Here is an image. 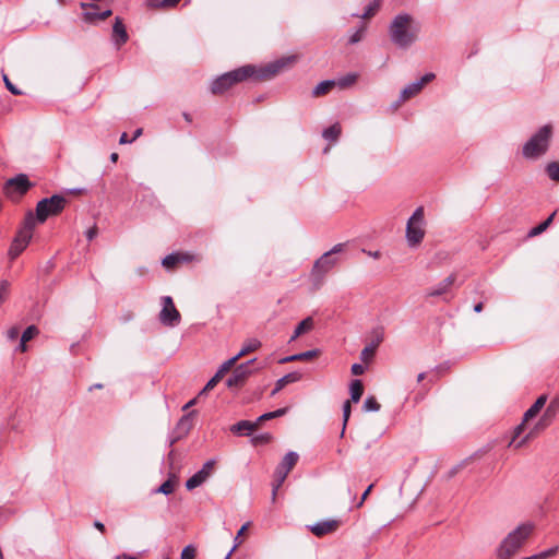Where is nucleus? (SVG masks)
I'll return each mask as SVG.
<instances>
[{
  "label": "nucleus",
  "instance_id": "obj_53",
  "mask_svg": "<svg viewBox=\"0 0 559 559\" xmlns=\"http://www.w3.org/2000/svg\"><path fill=\"white\" fill-rule=\"evenodd\" d=\"M350 371L355 376H360L365 372V367L360 364H354L350 368Z\"/></svg>",
  "mask_w": 559,
  "mask_h": 559
},
{
  "label": "nucleus",
  "instance_id": "obj_12",
  "mask_svg": "<svg viewBox=\"0 0 559 559\" xmlns=\"http://www.w3.org/2000/svg\"><path fill=\"white\" fill-rule=\"evenodd\" d=\"M180 313L176 309L173 298L165 296L163 298V309L159 312V321L167 326H176L180 322Z\"/></svg>",
  "mask_w": 559,
  "mask_h": 559
},
{
  "label": "nucleus",
  "instance_id": "obj_43",
  "mask_svg": "<svg viewBox=\"0 0 559 559\" xmlns=\"http://www.w3.org/2000/svg\"><path fill=\"white\" fill-rule=\"evenodd\" d=\"M319 354H320L319 349H311V350H307V352H304V353L296 354V357L298 358V361L299 360H310L312 358L318 357Z\"/></svg>",
  "mask_w": 559,
  "mask_h": 559
},
{
  "label": "nucleus",
  "instance_id": "obj_30",
  "mask_svg": "<svg viewBox=\"0 0 559 559\" xmlns=\"http://www.w3.org/2000/svg\"><path fill=\"white\" fill-rule=\"evenodd\" d=\"M176 485H177V478L175 476H170L157 489H155L154 492L170 495L174 492Z\"/></svg>",
  "mask_w": 559,
  "mask_h": 559
},
{
  "label": "nucleus",
  "instance_id": "obj_34",
  "mask_svg": "<svg viewBox=\"0 0 559 559\" xmlns=\"http://www.w3.org/2000/svg\"><path fill=\"white\" fill-rule=\"evenodd\" d=\"M371 342L369 345H371L373 348H378V346L383 342L384 340V330L381 326H378L372 330L371 332Z\"/></svg>",
  "mask_w": 559,
  "mask_h": 559
},
{
  "label": "nucleus",
  "instance_id": "obj_17",
  "mask_svg": "<svg viewBox=\"0 0 559 559\" xmlns=\"http://www.w3.org/2000/svg\"><path fill=\"white\" fill-rule=\"evenodd\" d=\"M341 525V521L335 519L324 520L310 526V531L318 537L335 532Z\"/></svg>",
  "mask_w": 559,
  "mask_h": 559
},
{
  "label": "nucleus",
  "instance_id": "obj_13",
  "mask_svg": "<svg viewBox=\"0 0 559 559\" xmlns=\"http://www.w3.org/2000/svg\"><path fill=\"white\" fill-rule=\"evenodd\" d=\"M31 187V182L26 175H17L14 178L9 179L5 182V193L10 198L21 197L27 192Z\"/></svg>",
  "mask_w": 559,
  "mask_h": 559
},
{
  "label": "nucleus",
  "instance_id": "obj_39",
  "mask_svg": "<svg viewBox=\"0 0 559 559\" xmlns=\"http://www.w3.org/2000/svg\"><path fill=\"white\" fill-rule=\"evenodd\" d=\"M362 407L366 412H378L381 406L374 396H368L365 400Z\"/></svg>",
  "mask_w": 559,
  "mask_h": 559
},
{
  "label": "nucleus",
  "instance_id": "obj_47",
  "mask_svg": "<svg viewBox=\"0 0 559 559\" xmlns=\"http://www.w3.org/2000/svg\"><path fill=\"white\" fill-rule=\"evenodd\" d=\"M10 284L8 281L0 282V305L7 299Z\"/></svg>",
  "mask_w": 559,
  "mask_h": 559
},
{
  "label": "nucleus",
  "instance_id": "obj_44",
  "mask_svg": "<svg viewBox=\"0 0 559 559\" xmlns=\"http://www.w3.org/2000/svg\"><path fill=\"white\" fill-rule=\"evenodd\" d=\"M197 555V549L192 545L186 546L180 555V559H194Z\"/></svg>",
  "mask_w": 559,
  "mask_h": 559
},
{
  "label": "nucleus",
  "instance_id": "obj_7",
  "mask_svg": "<svg viewBox=\"0 0 559 559\" xmlns=\"http://www.w3.org/2000/svg\"><path fill=\"white\" fill-rule=\"evenodd\" d=\"M424 217V207L419 206L407 221L406 240L411 247L419 245L425 237Z\"/></svg>",
  "mask_w": 559,
  "mask_h": 559
},
{
  "label": "nucleus",
  "instance_id": "obj_2",
  "mask_svg": "<svg viewBox=\"0 0 559 559\" xmlns=\"http://www.w3.org/2000/svg\"><path fill=\"white\" fill-rule=\"evenodd\" d=\"M535 527L534 522L525 521L511 530L495 550L497 559H513L532 537Z\"/></svg>",
  "mask_w": 559,
  "mask_h": 559
},
{
  "label": "nucleus",
  "instance_id": "obj_38",
  "mask_svg": "<svg viewBox=\"0 0 559 559\" xmlns=\"http://www.w3.org/2000/svg\"><path fill=\"white\" fill-rule=\"evenodd\" d=\"M237 361H238V359H237V357H235V356H234V357H231V358H229L228 360L224 361V362L221 365V367L218 368V370H217V372H216V373H217L219 377H222V378H223V377H224V374H225L226 372H228V371H229V370H230V369L236 365V362H237Z\"/></svg>",
  "mask_w": 559,
  "mask_h": 559
},
{
  "label": "nucleus",
  "instance_id": "obj_1",
  "mask_svg": "<svg viewBox=\"0 0 559 559\" xmlns=\"http://www.w3.org/2000/svg\"><path fill=\"white\" fill-rule=\"evenodd\" d=\"M540 408L533 404L523 415L521 424H519L512 433L511 439L508 441V449L511 451L520 450L523 444L530 439L534 438L540 431L545 430L554 421L557 411L558 402L551 401L545 408L540 418L535 423L533 427H530L528 423L535 418L539 413Z\"/></svg>",
  "mask_w": 559,
  "mask_h": 559
},
{
  "label": "nucleus",
  "instance_id": "obj_56",
  "mask_svg": "<svg viewBox=\"0 0 559 559\" xmlns=\"http://www.w3.org/2000/svg\"><path fill=\"white\" fill-rule=\"evenodd\" d=\"M292 361H298L296 354L283 357L278 360L280 364H286V362H292Z\"/></svg>",
  "mask_w": 559,
  "mask_h": 559
},
{
  "label": "nucleus",
  "instance_id": "obj_55",
  "mask_svg": "<svg viewBox=\"0 0 559 559\" xmlns=\"http://www.w3.org/2000/svg\"><path fill=\"white\" fill-rule=\"evenodd\" d=\"M547 402V395L543 394L540 395L534 404H536L540 409H543Z\"/></svg>",
  "mask_w": 559,
  "mask_h": 559
},
{
  "label": "nucleus",
  "instance_id": "obj_54",
  "mask_svg": "<svg viewBox=\"0 0 559 559\" xmlns=\"http://www.w3.org/2000/svg\"><path fill=\"white\" fill-rule=\"evenodd\" d=\"M97 233H98L97 227L93 226L86 230L85 235L88 240H93L97 236Z\"/></svg>",
  "mask_w": 559,
  "mask_h": 559
},
{
  "label": "nucleus",
  "instance_id": "obj_29",
  "mask_svg": "<svg viewBox=\"0 0 559 559\" xmlns=\"http://www.w3.org/2000/svg\"><path fill=\"white\" fill-rule=\"evenodd\" d=\"M342 128L340 123H334L331 127L323 130L322 136L331 142H336L341 135Z\"/></svg>",
  "mask_w": 559,
  "mask_h": 559
},
{
  "label": "nucleus",
  "instance_id": "obj_27",
  "mask_svg": "<svg viewBox=\"0 0 559 559\" xmlns=\"http://www.w3.org/2000/svg\"><path fill=\"white\" fill-rule=\"evenodd\" d=\"M261 347V342L257 338H251V340H248L242 348L239 350V353L237 355H235V357H237V359L239 360L241 357L248 355L249 353H252L257 349H259Z\"/></svg>",
  "mask_w": 559,
  "mask_h": 559
},
{
  "label": "nucleus",
  "instance_id": "obj_8",
  "mask_svg": "<svg viewBox=\"0 0 559 559\" xmlns=\"http://www.w3.org/2000/svg\"><path fill=\"white\" fill-rule=\"evenodd\" d=\"M67 200L59 194L40 200L36 205L35 222L44 223L49 216L58 215L64 209Z\"/></svg>",
  "mask_w": 559,
  "mask_h": 559
},
{
  "label": "nucleus",
  "instance_id": "obj_10",
  "mask_svg": "<svg viewBox=\"0 0 559 559\" xmlns=\"http://www.w3.org/2000/svg\"><path fill=\"white\" fill-rule=\"evenodd\" d=\"M337 259L331 252L323 253L313 264L310 276L316 286H320L324 276L336 265Z\"/></svg>",
  "mask_w": 559,
  "mask_h": 559
},
{
  "label": "nucleus",
  "instance_id": "obj_16",
  "mask_svg": "<svg viewBox=\"0 0 559 559\" xmlns=\"http://www.w3.org/2000/svg\"><path fill=\"white\" fill-rule=\"evenodd\" d=\"M81 8L84 10L83 17L87 23H95L97 21H104L109 17L112 12L111 10H105L103 12L98 11V5L94 3H81Z\"/></svg>",
  "mask_w": 559,
  "mask_h": 559
},
{
  "label": "nucleus",
  "instance_id": "obj_22",
  "mask_svg": "<svg viewBox=\"0 0 559 559\" xmlns=\"http://www.w3.org/2000/svg\"><path fill=\"white\" fill-rule=\"evenodd\" d=\"M301 379V374L297 371L289 372L285 374L284 377L280 378L276 383L275 388L273 389L271 395L274 396L277 394L281 390H283L287 384L297 382Z\"/></svg>",
  "mask_w": 559,
  "mask_h": 559
},
{
  "label": "nucleus",
  "instance_id": "obj_62",
  "mask_svg": "<svg viewBox=\"0 0 559 559\" xmlns=\"http://www.w3.org/2000/svg\"><path fill=\"white\" fill-rule=\"evenodd\" d=\"M483 308H484V304L483 302H478L477 305H475L474 311L479 313V312L483 311Z\"/></svg>",
  "mask_w": 559,
  "mask_h": 559
},
{
  "label": "nucleus",
  "instance_id": "obj_25",
  "mask_svg": "<svg viewBox=\"0 0 559 559\" xmlns=\"http://www.w3.org/2000/svg\"><path fill=\"white\" fill-rule=\"evenodd\" d=\"M39 333V330L35 325H29L26 328V330L22 333L21 340L17 346V350L24 353L27 349L26 343L34 338Z\"/></svg>",
  "mask_w": 559,
  "mask_h": 559
},
{
  "label": "nucleus",
  "instance_id": "obj_28",
  "mask_svg": "<svg viewBox=\"0 0 559 559\" xmlns=\"http://www.w3.org/2000/svg\"><path fill=\"white\" fill-rule=\"evenodd\" d=\"M335 85L336 81L334 80L322 81L313 88L312 95L314 97L323 96L328 94Z\"/></svg>",
  "mask_w": 559,
  "mask_h": 559
},
{
  "label": "nucleus",
  "instance_id": "obj_52",
  "mask_svg": "<svg viewBox=\"0 0 559 559\" xmlns=\"http://www.w3.org/2000/svg\"><path fill=\"white\" fill-rule=\"evenodd\" d=\"M350 416V402L349 401H346L343 405V419H344V425H346L348 418Z\"/></svg>",
  "mask_w": 559,
  "mask_h": 559
},
{
  "label": "nucleus",
  "instance_id": "obj_42",
  "mask_svg": "<svg viewBox=\"0 0 559 559\" xmlns=\"http://www.w3.org/2000/svg\"><path fill=\"white\" fill-rule=\"evenodd\" d=\"M180 261V257L179 254H175V253H171V254H168L166 255L164 259H163V265L165 267H173L175 266L178 262Z\"/></svg>",
  "mask_w": 559,
  "mask_h": 559
},
{
  "label": "nucleus",
  "instance_id": "obj_48",
  "mask_svg": "<svg viewBox=\"0 0 559 559\" xmlns=\"http://www.w3.org/2000/svg\"><path fill=\"white\" fill-rule=\"evenodd\" d=\"M271 435L265 432V433H260V435H255L253 436L252 438V442L254 444H262V443H267L270 440H271Z\"/></svg>",
  "mask_w": 559,
  "mask_h": 559
},
{
  "label": "nucleus",
  "instance_id": "obj_45",
  "mask_svg": "<svg viewBox=\"0 0 559 559\" xmlns=\"http://www.w3.org/2000/svg\"><path fill=\"white\" fill-rule=\"evenodd\" d=\"M3 82L5 84V87L13 94V95H22L23 92L17 88L9 79L7 74H2Z\"/></svg>",
  "mask_w": 559,
  "mask_h": 559
},
{
  "label": "nucleus",
  "instance_id": "obj_36",
  "mask_svg": "<svg viewBox=\"0 0 559 559\" xmlns=\"http://www.w3.org/2000/svg\"><path fill=\"white\" fill-rule=\"evenodd\" d=\"M546 173L551 180L559 182V163L558 162L548 163L546 166Z\"/></svg>",
  "mask_w": 559,
  "mask_h": 559
},
{
  "label": "nucleus",
  "instance_id": "obj_3",
  "mask_svg": "<svg viewBox=\"0 0 559 559\" xmlns=\"http://www.w3.org/2000/svg\"><path fill=\"white\" fill-rule=\"evenodd\" d=\"M420 26L408 13L397 14L389 26L391 41L401 49L409 48L418 38Z\"/></svg>",
  "mask_w": 559,
  "mask_h": 559
},
{
  "label": "nucleus",
  "instance_id": "obj_4",
  "mask_svg": "<svg viewBox=\"0 0 559 559\" xmlns=\"http://www.w3.org/2000/svg\"><path fill=\"white\" fill-rule=\"evenodd\" d=\"M255 75L257 70L253 66L247 64L240 67L216 78L211 84V92L214 95H222L229 88H231L234 85L241 83Z\"/></svg>",
  "mask_w": 559,
  "mask_h": 559
},
{
  "label": "nucleus",
  "instance_id": "obj_35",
  "mask_svg": "<svg viewBox=\"0 0 559 559\" xmlns=\"http://www.w3.org/2000/svg\"><path fill=\"white\" fill-rule=\"evenodd\" d=\"M380 5H381V0H373L366 7L365 12L362 13L361 17L362 19L372 17L379 11Z\"/></svg>",
  "mask_w": 559,
  "mask_h": 559
},
{
  "label": "nucleus",
  "instance_id": "obj_63",
  "mask_svg": "<svg viewBox=\"0 0 559 559\" xmlns=\"http://www.w3.org/2000/svg\"><path fill=\"white\" fill-rule=\"evenodd\" d=\"M197 403V399H192L191 401H189L185 406H183V411L190 408L192 405H194Z\"/></svg>",
  "mask_w": 559,
  "mask_h": 559
},
{
  "label": "nucleus",
  "instance_id": "obj_11",
  "mask_svg": "<svg viewBox=\"0 0 559 559\" xmlns=\"http://www.w3.org/2000/svg\"><path fill=\"white\" fill-rule=\"evenodd\" d=\"M298 456H284L282 463L276 467L274 473V480L272 483V501L276 499L280 487L285 481L288 473L297 463Z\"/></svg>",
  "mask_w": 559,
  "mask_h": 559
},
{
  "label": "nucleus",
  "instance_id": "obj_31",
  "mask_svg": "<svg viewBox=\"0 0 559 559\" xmlns=\"http://www.w3.org/2000/svg\"><path fill=\"white\" fill-rule=\"evenodd\" d=\"M364 393V385L360 380H353L350 383V400L354 403L359 402Z\"/></svg>",
  "mask_w": 559,
  "mask_h": 559
},
{
  "label": "nucleus",
  "instance_id": "obj_46",
  "mask_svg": "<svg viewBox=\"0 0 559 559\" xmlns=\"http://www.w3.org/2000/svg\"><path fill=\"white\" fill-rule=\"evenodd\" d=\"M222 380V377H219L217 373L214 374V377H212L207 383L205 384V386L203 388V390L200 392V395H202L203 393H205L206 391H210L212 389L215 388V385Z\"/></svg>",
  "mask_w": 559,
  "mask_h": 559
},
{
  "label": "nucleus",
  "instance_id": "obj_24",
  "mask_svg": "<svg viewBox=\"0 0 559 559\" xmlns=\"http://www.w3.org/2000/svg\"><path fill=\"white\" fill-rule=\"evenodd\" d=\"M257 423L250 421V420H240L237 424L233 425L230 430L234 433L240 435V436H248L252 431L257 429Z\"/></svg>",
  "mask_w": 559,
  "mask_h": 559
},
{
  "label": "nucleus",
  "instance_id": "obj_51",
  "mask_svg": "<svg viewBox=\"0 0 559 559\" xmlns=\"http://www.w3.org/2000/svg\"><path fill=\"white\" fill-rule=\"evenodd\" d=\"M20 335V329L17 326H12L7 331V337L10 341H15Z\"/></svg>",
  "mask_w": 559,
  "mask_h": 559
},
{
  "label": "nucleus",
  "instance_id": "obj_33",
  "mask_svg": "<svg viewBox=\"0 0 559 559\" xmlns=\"http://www.w3.org/2000/svg\"><path fill=\"white\" fill-rule=\"evenodd\" d=\"M284 414H286V408H278L274 412H270V413H265V414L261 415L260 417L257 418V420H254V423H257V427H259L263 421L281 417Z\"/></svg>",
  "mask_w": 559,
  "mask_h": 559
},
{
  "label": "nucleus",
  "instance_id": "obj_32",
  "mask_svg": "<svg viewBox=\"0 0 559 559\" xmlns=\"http://www.w3.org/2000/svg\"><path fill=\"white\" fill-rule=\"evenodd\" d=\"M556 215V212H554L552 214H550V216L544 221L543 223L538 224L537 226L533 227L530 231H528V237H535V236H538L540 235L542 233H544L548 227L549 225L551 224L554 217Z\"/></svg>",
  "mask_w": 559,
  "mask_h": 559
},
{
  "label": "nucleus",
  "instance_id": "obj_58",
  "mask_svg": "<svg viewBox=\"0 0 559 559\" xmlns=\"http://www.w3.org/2000/svg\"><path fill=\"white\" fill-rule=\"evenodd\" d=\"M343 247L344 245L343 243H337L335 245L329 252H331V257L335 253H338L343 250Z\"/></svg>",
  "mask_w": 559,
  "mask_h": 559
},
{
  "label": "nucleus",
  "instance_id": "obj_26",
  "mask_svg": "<svg viewBox=\"0 0 559 559\" xmlns=\"http://www.w3.org/2000/svg\"><path fill=\"white\" fill-rule=\"evenodd\" d=\"M181 0H146L145 4L148 9L159 10V9H173L175 8Z\"/></svg>",
  "mask_w": 559,
  "mask_h": 559
},
{
  "label": "nucleus",
  "instance_id": "obj_21",
  "mask_svg": "<svg viewBox=\"0 0 559 559\" xmlns=\"http://www.w3.org/2000/svg\"><path fill=\"white\" fill-rule=\"evenodd\" d=\"M455 278L456 277L454 274L449 275L441 283H439L436 287L429 289L427 292V297H437V296L445 295L448 293V290L450 289V287L454 284Z\"/></svg>",
  "mask_w": 559,
  "mask_h": 559
},
{
  "label": "nucleus",
  "instance_id": "obj_64",
  "mask_svg": "<svg viewBox=\"0 0 559 559\" xmlns=\"http://www.w3.org/2000/svg\"><path fill=\"white\" fill-rule=\"evenodd\" d=\"M118 158H119V155L117 153H111L110 154V160L112 163H116L118 160Z\"/></svg>",
  "mask_w": 559,
  "mask_h": 559
},
{
  "label": "nucleus",
  "instance_id": "obj_14",
  "mask_svg": "<svg viewBox=\"0 0 559 559\" xmlns=\"http://www.w3.org/2000/svg\"><path fill=\"white\" fill-rule=\"evenodd\" d=\"M215 467V460L207 461L200 471H198L193 476H191L187 483L186 487L188 490H192L206 481V479L212 475Z\"/></svg>",
  "mask_w": 559,
  "mask_h": 559
},
{
  "label": "nucleus",
  "instance_id": "obj_61",
  "mask_svg": "<svg viewBox=\"0 0 559 559\" xmlns=\"http://www.w3.org/2000/svg\"><path fill=\"white\" fill-rule=\"evenodd\" d=\"M94 526H95L98 531H100L102 533H104V532H105V525H104L102 522H99V521H95V522H94Z\"/></svg>",
  "mask_w": 559,
  "mask_h": 559
},
{
  "label": "nucleus",
  "instance_id": "obj_40",
  "mask_svg": "<svg viewBox=\"0 0 559 559\" xmlns=\"http://www.w3.org/2000/svg\"><path fill=\"white\" fill-rule=\"evenodd\" d=\"M559 552V546H552L548 549L534 554L537 559H548L555 557Z\"/></svg>",
  "mask_w": 559,
  "mask_h": 559
},
{
  "label": "nucleus",
  "instance_id": "obj_60",
  "mask_svg": "<svg viewBox=\"0 0 559 559\" xmlns=\"http://www.w3.org/2000/svg\"><path fill=\"white\" fill-rule=\"evenodd\" d=\"M115 559H138V557L129 554H120L116 556Z\"/></svg>",
  "mask_w": 559,
  "mask_h": 559
},
{
  "label": "nucleus",
  "instance_id": "obj_59",
  "mask_svg": "<svg viewBox=\"0 0 559 559\" xmlns=\"http://www.w3.org/2000/svg\"><path fill=\"white\" fill-rule=\"evenodd\" d=\"M132 140L128 138V134L126 132H123L119 139V143L120 144H127V143H131Z\"/></svg>",
  "mask_w": 559,
  "mask_h": 559
},
{
  "label": "nucleus",
  "instance_id": "obj_19",
  "mask_svg": "<svg viewBox=\"0 0 559 559\" xmlns=\"http://www.w3.org/2000/svg\"><path fill=\"white\" fill-rule=\"evenodd\" d=\"M112 38L118 47L126 44L129 39L126 26L122 22V19L119 16L115 19L112 26Z\"/></svg>",
  "mask_w": 559,
  "mask_h": 559
},
{
  "label": "nucleus",
  "instance_id": "obj_6",
  "mask_svg": "<svg viewBox=\"0 0 559 559\" xmlns=\"http://www.w3.org/2000/svg\"><path fill=\"white\" fill-rule=\"evenodd\" d=\"M35 225V216L32 212L27 213L23 226L19 229L9 249V255L12 260L16 259L28 246Z\"/></svg>",
  "mask_w": 559,
  "mask_h": 559
},
{
  "label": "nucleus",
  "instance_id": "obj_57",
  "mask_svg": "<svg viewBox=\"0 0 559 559\" xmlns=\"http://www.w3.org/2000/svg\"><path fill=\"white\" fill-rule=\"evenodd\" d=\"M373 485H370L366 490L365 492L362 493L361 496V499L360 501L358 502L357 507H361L364 501L367 499L368 495L370 493L371 489H372Z\"/></svg>",
  "mask_w": 559,
  "mask_h": 559
},
{
  "label": "nucleus",
  "instance_id": "obj_41",
  "mask_svg": "<svg viewBox=\"0 0 559 559\" xmlns=\"http://www.w3.org/2000/svg\"><path fill=\"white\" fill-rule=\"evenodd\" d=\"M376 348H373L371 345H367L365 346V348L361 350L360 353V359L365 362V364H368L369 361L372 360L374 354H376Z\"/></svg>",
  "mask_w": 559,
  "mask_h": 559
},
{
  "label": "nucleus",
  "instance_id": "obj_49",
  "mask_svg": "<svg viewBox=\"0 0 559 559\" xmlns=\"http://www.w3.org/2000/svg\"><path fill=\"white\" fill-rule=\"evenodd\" d=\"M365 29H366V26H364V25H362L360 28H358V29H357V31H356V32H355V33L349 37L348 43L353 45V44H357L358 41H360V40H361V38H362V34H364Z\"/></svg>",
  "mask_w": 559,
  "mask_h": 559
},
{
  "label": "nucleus",
  "instance_id": "obj_23",
  "mask_svg": "<svg viewBox=\"0 0 559 559\" xmlns=\"http://www.w3.org/2000/svg\"><path fill=\"white\" fill-rule=\"evenodd\" d=\"M314 328V321L312 317H307L302 321L298 323L293 335L289 338V342L296 341L300 335L310 332Z\"/></svg>",
  "mask_w": 559,
  "mask_h": 559
},
{
  "label": "nucleus",
  "instance_id": "obj_18",
  "mask_svg": "<svg viewBox=\"0 0 559 559\" xmlns=\"http://www.w3.org/2000/svg\"><path fill=\"white\" fill-rule=\"evenodd\" d=\"M194 415L195 412L193 411L183 415L179 419L174 430V433L176 435L177 439L182 438L192 429Z\"/></svg>",
  "mask_w": 559,
  "mask_h": 559
},
{
  "label": "nucleus",
  "instance_id": "obj_50",
  "mask_svg": "<svg viewBox=\"0 0 559 559\" xmlns=\"http://www.w3.org/2000/svg\"><path fill=\"white\" fill-rule=\"evenodd\" d=\"M248 527H249V523H246V524H243V525L241 526V528L239 530V532H238V534H237V536H236V538H235L236 544H235L234 548H233V549L229 551V554L227 555L226 559H229V557H230V555H231L233 550H234L235 548H237V547H238V545H240V544H241V542L239 540V537H240L241 535H243V533L246 532V530H247Z\"/></svg>",
  "mask_w": 559,
  "mask_h": 559
},
{
  "label": "nucleus",
  "instance_id": "obj_9",
  "mask_svg": "<svg viewBox=\"0 0 559 559\" xmlns=\"http://www.w3.org/2000/svg\"><path fill=\"white\" fill-rule=\"evenodd\" d=\"M257 362V359H250L243 364L235 367L231 376L227 379L226 385L228 388H241L248 380L250 376H252L255 371L263 369L265 366L260 365L255 368H252V365Z\"/></svg>",
  "mask_w": 559,
  "mask_h": 559
},
{
  "label": "nucleus",
  "instance_id": "obj_15",
  "mask_svg": "<svg viewBox=\"0 0 559 559\" xmlns=\"http://www.w3.org/2000/svg\"><path fill=\"white\" fill-rule=\"evenodd\" d=\"M433 79H435L433 73H426L424 76L420 78V80L408 84L405 88L402 90L401 95H400V100L406 102L409 98L414 97L423 90V87L427 83L431 82Z\"/></svg>",
  "mask_w": 559,
  "mask_h": 559
},
{
  "label": "nucleus",
  "instance_id": "obj_5",
  "mask_svg": "<svg viewBox=\"0 0 559 559\" xmlns=\"http://www.w3.org/2000/svg\"><path fill=\"white\" fill-rule=\"evenodd\" d=\"M552 128L550 124L543 126L531 139L523 145L522 153L527 159H536L549 148Z\"/></svg>",
  "mask_w": 559,
  "mask_h": 559
},
{
  "label": "nucleus",
  "instance_id": "obj_20",
  "mask_svg": "<svg viewBox=\"0 0 559 559\" xmlns=\"http://www.w3.org/2000/svg\"><path fill=\"white\" fill-rule=\"evenodd\" d=\"M290 62V59L277 60L273 63L267 64L257 75L259 79H271L276 75L284 67Z\"/></svg>",
  "mask_w": 559,
  "mask_h": 559
},
{
  "label": "nucleus",
  "instance_id": "obj_37",
  "mask_svg": "<svg viewBox=\"0 0 559 559\" xmlns=\"http://www.w3.org/2000/svg\"><path fill=\"white\" fill-rule=\"evenodd\" d=\"M358 75L355 73H349L336 81V85H338L341 88H346L354 84L357 80Z\"/></svg>",
  "mask_w": 559,
  "mask_h": 559
}]
</instances>
